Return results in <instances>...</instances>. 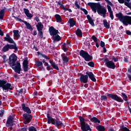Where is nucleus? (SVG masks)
Here are the masks:
<instances>
[{
  "label": "nucleus",
  "mask_w": 131,
  "mask_h": 131,
  "mask_svg": "<svg viewBox=\"0 0 131 131\" xmlns=\"http://www.w3.org/2000/svg\"><path fill=\"white\" fill-rule=\"evenodd\" d=\"M86 45L88 46V47H90V46H91V44L90 43V41H86Z\"/></svg>",
  "instance_id": "62"
},
{
  "label": "nucleus",
  "mask_w": 131,
  "mask_h": 131,
  "mask_svg": "<svg viewBox=\"0 0 131 131\" xmlns=\"http://www.w3.org/2000/svg\"><path fill=\"white\" fill-rule=\"evenodd\" d=\"M4 41H7V42H9V43H13L10 45V44H7L5 45L2 49V51L3 52V53H6V52H8L9 50H14L16 52H18V47H17V45L16 44V42H15V41L10 36L9 33H7L6 34V36L4 38Z\"/></svg>",
  "instance_id": "2"
},
{
  "label": "nucleus",
  "mask_w": 131,
  "mask_h": 131,
  "mask_svg": "<svg viewBox=\"0 0 131 131\" xmlns=\"http://www.w3.org/2000/svg\"><path fill=\"white\" fill-rule=\"evenodd\" d=\"M88 79L89 76L88 75L80 74V82H81V83H87Z\"/></svg>",
  "instance_id": "17"
},
{
  "label": "nucleus",
  "mask_w": 131,
  "mask_h": 131,
  "mask_svg": "<svg viewBox=\"0 0 131 131\" xmlns=\"http://www.w3.org/2000/svg\"><path fill=\"white\" fill-rule=\"evenodd\" d=\"M88 5L90 7L94 13H98V15L102 16L103 18H106L107 14V9L103 7L100 3H88Z\"/></svg>",
  "instance_id": "1"
},
{
  "label": "nucleus",
  "mask_w": 131,
  "mask_h": 131,
  "mask_svg": "<svg viewBox=\"0 0 131 131\" xmlns=\"http://www.w3.org/2000/svg\"><path fill=\"white\" fill-rule=\"evenodd\" d=\"M88 66H90V67H92V68H94L95 67V63L93 61H90L88 63Z\"/></svg>",
  "instance_id": "40"
},
{
  "label": "nucleus",
  "mask_w": 131,
  "mask_h": 131,
  "mask_svg": "<svg viewBox=\"0 0 131 131\" xmlns=\"http://www.w3.org/2000/svg\"><path fill=\"white\" fill-rule=\"evenodd\" d=\"M26 16H27V17H28V18H29L30 19H31V18L33 17V15L29 12L28 14H27Z\"/></svg>",
  "instance_id": "48"
},
{
  "label": "nucleus",
  "mask_w": 131,
  "mask_h": 131,
  "mask_svg": "<svg viewBox=\"0 0 131 131\" xmlns=\"http://www.w3.org/2000/svg\"><path fill=\"white\" fill-rule=\"evenodd\" d=\"M92 38L94 42H97L98 41L100 42V40H99V39H98V38H97L95 35H93Z\"/></svg>",
  "instance_id": "38"
},
{
  "label": "nucleus",
  "mask_w": 131,
  "mask_h": 131,
  "mask_svg": "<svg viewBox=\"0 0 131 131\" xmlns=\"http://www.w3.org/2000/svg\"><path fill=\"white\" fill-rule=\"evenodd\" d=\"M20 129H21V131H27V128L23 127V128H21Z\"/></svg>",
  "instance_id": "61"
},
{
  "label": "nucleus",
  "mask_w": 131,
  "mask_h": 131,
  "mask_svg": "<svg viewBox=\"0 0 131 131\" xmlns=\"http://www.w3.org/2000/svg\"><path fill=\"white\" fill-rule=\"evenodd\" d=\"M104 1L105 2H106L107 4H108V5H109L110 6H111L112 7H114V5H113V4H112V3L109 0H104Z\"/></svg>",
  "instance_id": "47"
},
{
  "label": "nucleus",
  "mask_w": 131,
  "mask_h": 131,
  "mask_svg": "<svg viewBox=\"0 0 131 131\" xmlns=\"http://www.w3.org/2000/svg\"><path fill=\"white\" fill-rule=\"evenodd\" d=\"M43 58H45V59H46V60H48L49 61V63L51 64V66L53 67V69H56V70H59V67H58L57 64H56V62H54L53 61H52L51 60V58H49L48 56L45 55Z\"/></svg>",
  "instance_id": "14"
},
{
  "label": "nucleus",
  "mask_w": 131,
  "mask_h": 131,
  "mask_svg": "<svg viewBox=\"0 0 131 131\" xmlns=\"http://www.w3.org/2000/svg\"><path fill=\"white\" fill-rule=\"evenodd\" d=\"M125 32H126V34H127V35H131L130 31L126 30Z\"/></svg>",
  "instance_id": "57"
},
{
  "label": "nucleus",
  "mask_w": 131,
  "mask_h": 131,
  "mask_svg": "<svg viewBox=\"0 0 131 131\" xmlns=\"http://www.w3.org/2000/svg\"><path fill=\"white\" fill-rule=\"evenodd\" d=\"M29 131H36V128L34 126H31L29 128Z\"/></svg>",
  "instance_id": "45"
},
{
  "label": "nucleus",
  "mask_w": 131,
  "mask_h": 131,
  "mask_svg": "<svg viewBox=\"0 0 131 131\" xmlns=\"http://www.w3.org/2000/svg\"><path fill=\"white\" fill-rule=\"evenodd\" d=\"M79 55L81 57H82L86 62H90V61H92V60H93V56L90 55L89 53L83 50H81L80 51Z\"/></svg>",
  "instance_id": "8"
},
{
  "label": "nucleus",
  "mask_w": 131,
  "mask_h": 131,
  "mask_svg": "<svg viewBox=\"0 0 131 131\" xmlns=\"http://www.w3.org/2000/svg\"><path fill=\"white\" fill-rule=\"evenodd\" d=\"M42 63H43L44 66H46L47 70L48 71H50V70H53V68H52V66H51L49 63L46 62V60L45 59L42 60Z\"/></svg>",
  "instance_id": "22"
},
{
  "label": "nucleus",
  "mask_w": 131,
  "mask_h": 131,
  "mask_svg": "<svg viewBox=\"0 0 131 131\" xmlns=\"http://www.w3.org/2000/svg\"><path fill=\"white\" fill-rule=\"evenodd\" d=\"M31 113H25L23 115L24 123L25 124H28L32 120V115Z\"/></svg>",
  "instance_id": "9"
},
{
  "label": "nucleus",
  "mask_w": 131,
  "mask_h": 131,
  "mask_svg": "<svg viewBox=\"0 0 131 131\" xmlns=\"http://www.w3.org/2000/svg\"><path fill=\"white\" fill-rule=\"evenodd\" d=\"M16 61H17V56H16L15 53H13L9 58V64L10 67L16 66Z\"/></svg>",
  "instance_id": "11"
},
{
  "label": "nucleus",
  "mask_w": 131,
  "mask_h": 131,
  "mask_svg": "<svg viewBox=\"0 0 131 131\" xmlns=\"http://www.w3.org/2000/svg\"><path fill=\"white\" fill-rule=\"evenodd\" d=\"M61 58L63 61V63H68L69 62V58L65 54L61 55Z\"/></svg>",
  "instance_id": "25"
},
{
  "label": "nucleus",
  "mask_w": 131,
  "mask_h": 131,
  "mask_svg": "<svg viewBox=\"0 0 131 131\" xmlns=\"http://www.w3.org/2000/svg\"><path fill=\"white\" fill-rule=\"evenodd\" d=\"M95 43H96V48H99V47H100V46L99 45V43H98V41L97 42H95Z\"/></svg>",
  "instance_id": "63"
},
{
  "label": "nucleus",
  "mask_w": 131,
  "mask_h": 131,
  "mask_svg": "<svg viewBox=\"0 0 131 131\" xmlns=\"http://www.w3.org/2000/svg\"><path fill=\"white\" fill-rule=\"evenodd\" d=\"M0 88H2L3 91H13V86L10 83H8L6 80H0Z\"/></svg>",
  "instance_id": "5"
},
{
  "label": "nucleus",
  "mask_w": 131,
  "mask_h": 131,
  "mask_svg": "<svg viewBox=\"0 0 131 131\" xmlns=\"http://www.w3.org/2000/svg\"><path fill=\"white\" fill-rule=\"evenodd\" d=\"M121 95L122 96V98L125 102H127V96L125 95V93H122Z\"/></svg>",
  "instance_id": "36"
},
{
  "label": "nucleus",
  "mask_w": 131,
  "mask_h": 131,
  "mask_svg": "<svg viewBox=\"0 0 131 131\" xmlns=\"http://www.w3.org/2000/svg\"><path fill=\"white\" fill-rule=\"evenodd\" d=\"M103 61L107 68L110 69H115L116 66H115V63L113 62V61L109 60L107 58H104Z\"/></svg>",
  "instance_id": "12"
},
{
  "label": "nucleus",
  "mask_w": 131,
  "mask_h": 131,
  "mask_svg": "<svg viewBox=\"0 0 131 131\" xmlns=\"http://www.w3.org/2000/svg\"><path fill=\"white\" fill-rule=\"evenodd\" d=\"M24 24H25L27 29H29L31 31H32V30H33V28H32L31 25H30L29 23H28L26 21V22L24 23Z\"/></svg>",
  "instance_id": "33"
},
{
  "label": "nucleus",
  "mask_w": 131,
  "mask_h": 131,
  "mask_svg": "<svg viewBox=\"0 0 131 131\" xmlns=\"http://www.w3.org/2000/svg\"><path fill=\"white\" fill-rule=\"evenodd\" d=\"M57 4L58 5H59V6H60V7L61 8V9H63L64 8V5H63V4L61 3L60 0L58 2Z\"/></svg>",
  "instance_id": "44"
},
{
  "label": "nucleus",
  "mask_w": 131,
  "mask_h": 131,
  "mask_svg": "<svg viewBox=\"0 0 131 131\" xmlns=\"http://www.w3.org/2000/svg\"><path fill=\"white\" fill-rule=\"evenodd\" d=\"M21 109L24 112H26V113H31V110L28 106H26V104L25 103L21 104Z\"/></svg>",
  "instance_id": "20"
},
{
  "label": "nucleus",
  "mask_w": 131,
  "mask_h": 131,
  "mask_svg": "<svg viewBox=\"0 0 131 131\" xmlns=\"http://www.w3.org/2000/svg\"><path fill=\"white\" fill-rule=\"evenodd\" d=\"M14 124H15L14 123V117L9 116L6 123V126L7 127H9V126H13Z\"/></svg>",
  "instance_id": "15"
},
{
  "label": "nucleus",
  "mask_w": 131,
  "mask_h": 131,
  "mask_svg": "<svg viewBox=\"0 0 131 131\" xmlns=\"http://www.w3.org/2000/svg\"><path fill=\"white\" fill-rule=\"evenodd\" d=\"M5 10L6 9L4 8L0 11V20H4V16H5Z\"/></svg>",
  "instance_id": "29"
},
{
  "label": "nucleus",
  "mask_w": 131,
  "mask_h": 131,
  "mask_svg": "<svg viewBox=\"0 0 131 131\" xmlns=\"http://www.w3.org/2000/svg\"><path fill=\"white\" fill-rule=\"evenodd\" d=\"M116 17L125 26H127L128 25H131V16H124L122 13L119 12L116 14Z\"/></svg>",
  "instance_id": "3"
},
{
  "label": "nucleus",
  "mask_w": 131,
  "mask_h": 131,
  "mask_svg": "<svg viewBox=\"0 0 131 131\" xmlns=\"http://www.w3.org/2000/svg\"><path fill=\"white\" fill-rule=\"evenodd\" d=\"M13 32L14 37H16V38H20V34H19V30H14L13 31Z\"/></svg>",
  "instance_id": "27"
},
{
  "label": "nucleus",
  "mask_w": 131,
  "mask_h": 131,
  "mask_svg": "<svg viewBox=\"0 0 131 131\" xmlns=\"http://www.w3.org/2000/svg\"><path fill=\"white\" fill-rule=\"evenodd\" d=\"M23 66L24 68V71L25 72H27L28 70H29V69L28 68L29 65H28V60L27 58L26 59L24 60L23 63Z\"/></svg>",
  "instance_id": "18"
},
{
  "label": "nucleus",
  "mask_w": 131,
  "mask_h": 131,
  "mask_svg": "<svg viewBox=\"0 0 131 131\" xmlns=\"http://www.w3.org/2000/svg\"><path fill=\"white\" fill-rule=\"evenodd\" d=\"M35 19L38 23V24L36 25V27L37 31L38 32V35L40 38H42V37H43V32H42V29H43V25H42L41 22H39L40 20L38 17L36 16L35 17Z\"/></svg>",
  "instance_id": "6"
},
{
  "label": "nucleus",
  "mask_w": 131,
  "mask_h": 131,
  "mask_svg": "<svg viewBox=\"0 0 131 131\" xmlns=\"http://www.w3.org/2000/svg\"><path fill=\"white\" fill-rule=\"evenodd\" d=\"M86 74L88 76V77L94 82H96L97 81V80L96 79V78H95V75H94V73L92 72H86Z\"/></svg>",
  "instance_id": "19"
},
{
  "label": "nucleus",
  "mask_w": 131,
  "mask_h": 131,
  "mask_svg": "<svg viewBox=\"0 0 131 131\" xmlns=\"http://www.w3.org/2000/svg\"><path fill=\"white\" fill-rule=\"evenodd\" d=\"M110 17L111 19L113 20L114 19V16L113 15V12L110 13Z\"/></svg>",
  "instance_id": "55"
},
{
  "label": "nucleus",
  "mask_w": 131,
  "mask_h": 131,
  "mask_svg": "<svg viewBox=\"0 0 131 131\" xmlns=\"http://www.w3.org/2000/svg\"><path fill=\"white\" fill-rule=\"evenodd\" d=\"M112 60H113L114 62H118V59L117 57H113Z\"/></svg>",
  "instance_id": "56"
},
{
  "label": "nucleus",
  "mask_w": 131,
  "mask_h": 131,
  "mask_svg": "<svg viewBox=\"0 0 131 131\" xmlns=\"http://www.w3.org/2000/svg\"><path fill=\"white\" fill-rule=\"evenodd\" d=\"M23 89H21L20 90L17 91V92L18 93V96H21L22 95V93H23Z\"/></svg>",
  "instance_id": "51"
},
{
  "label": "nucleus",
  "mask_w": 131,
  "mask_h": 131,
  "mask_svg": "<svg viewBox=\"0 0 131 131\" xmlns=\"http://www.w3.org/2000/svg\"><path fill=\"white\" fill-rule=\"evenodd\" d=\"M124 62H125V63H127L128 62V58H127L126 56L124 57Z\"/></svg>",
  "instance_id": "58"
},
{
  "label": "nucleus",
  "mask_w": 131,
  "mask_h": 131,
  "mask_svg": "<svg viewBox=\"0 0 131 131\" xmlns=\"http://www.w3.org/2000/svg\"><path fill=\"white\" fill-rule=\"evenodd\" d=\"M100 46L101 48H104L105 47V42L103 41H100Z\"/></svg>",
  "instance_id": "53"
},
{
  "label": "nucleus",
  "mask_w": 131,
  "mask_h": 131,
  "mask_svg": "<svg viewBox=\"0 0 131 131\" xmlns=\"http://www.w3.org/2000/svg\"><path fill=\"white\" fill-rule=\"evenodd\" d=\"M121 129L122 131H129V129L127 128L126 127H124V125H122L121 127Z\"/></svg>",
  "instance_id": "39"
},
{
  "label": "nucleus",
  "mask_w": 131,
  "mask_h": 131,
  "mask_svg": "<svg viewBox=\"0 0 131 131\" xmlns=\"http://www.w3.org/2000/svg\"><path fill=\"white\" fill-rule=\"evenodd\" d=\"M48 121L47 123L48 124H53L55 125L56 127L59 128V127H62V126H64V124L61 121H59L57 119L55 120V119L50 116V114L48 113L47 114Z\"/></svg>",
  "instance_id": "4"
},
{
  "label": "nucleus",
  "mask_w": 131,
  "mask_h": 131,
  "mask_svg": "<svg viewBox=\"0 0 131 131\" xmlns=\"http://www.w3.org/2000/svg\"><path fill=\"white\" fill-rule=\"evenodd\" d=\"M107 8L108 13H110L113 12V11H112V9L111 8V6L109 5H107Z\"/></svg>",
  "instance_id": "43"
},
{
  "label": "nucleus",
  "mask_w": 131,
  "mask_h": 131,
  "mask_svg": "<svg viewBox=\"0 0 131 131\" xmlns=\"http://www.w3.org/2000/svg\"><path fill=\"white\" fill-rule=\"evenodd\" d=\"M24 12L25 15H26L27 14L29 13V10H28V9L27 8H24Z\"/></svg>",
  "instance_id": "50"
},
{
  "label": "nucleus",
  "mask_w": 131,
  "mask_h": 131,
  "mask_svg": "<svg viewBox=\"0 0 131 131\" xmlns=\"http://www.w3.org/2000/svg\"><path fill=\"white\" fill-rule=\"evenodd\" d=\"M75 5L76 7V9H80V6L78 5V2L77 1H75Z\"/></svg>",
  "instance_id": "46"
},
{
  "label": "nucleus",
  "mask_w": 131,
  "mask_h": 131,
  "mask_svg": "<svg viewBox=\"0 0 131 131\" xmlns=\"http://www.w3.org/2000/svg\"><path fill=\"white\" fill-rule=\"evenodd\" d=\"M96 129L98 131H105V129H106L105 128V127L104 126H103V125H98L96 127Z\"/></svg>",
  "instance_id": "34"
},
{
  "label": "nucleus",
  "mask_w": 131,
  "mask_h": 131,
  "mask_svg": "<svg viewBox=\"0 0 131 131\" xmlns=\"http://www.w3.org/2000/svg\"><path fill=\"white\" fill-rule=\"evenodd\" d=\"M80 124H81V129L82 131H88L90 130L92 131V128H91V126L89 124L85 123V119L83 117L80 116L79 117Z\"/></svg>",
  "instance_id": "7"
},
{
  "label": "nucleus",
  "mask_w": 131,
  "mask_h": 131,
  "mask_svg": "<svg viewBox=\"0 0 131 131\" xmlns=\"http://www.w3.org/2000/svg\"><path fill=\"white\" fill-rule=\"evenodd\" d=\"M12 16L14 18H16V21H19V22H23V23H25L26 21L22 20V19L19 17H16V16H14V13H12Z\"/></svg>",
  "instance_id": "35"
},
{
  "label": "nucleus",
  "mask_w": 131,
  "mask_h": 131,
  "mask_svg": "<svg viewBox=\"0 0 131 131\" xmlns=\"http://www.w3.org/2000/svg\"><path fill=\"white\" fill-rule=\"evenodd\" d=\"M119 4H124L125 2H124V0H118Z\"/></svg>",
  "instance_id": "60"
},
{
  "label": "nucleus",
  "mask_w": 131,
  "mask_h": 131,
  "mask_svg": "<svg viewBox=\"0 0 131 131\" xmlns=\"http://www.w3.org/2000/svg\"><path fill=\"white\" fill-rule=\"evenodd\" d=\"M13 70H14V72L18 73V74H20L21 71H22V69L21 68V63L17 62L15 66L11 67Z\"/></svg>",
  "instance_id": "13"
},
{
  "label": "nucleus",
  "mask_w": 131,
  "mask_h": 131,
  "mask_svg": "<svg viewBox=\"0 0 131 131\" xmlns=\"http://www.w3.org/2000/svg\"><path fill=\"white\" fill-rule=\"evenodd\" d=\"M66 46H67L68 48H70V47H71V44H70V42L67 41L66 43H63V44L62 46V50L64 52H68V49H67Z\"/></svg>",
  "instance_id": "21"
},
{
  "label": "nucleus",
  "mask_w": 131,
  "mask_h": 131,
  "mask_svg": "<svg viewBox=\"0 0 131 131\" xmlns=\"http://www.w3.org/2000/svg\"><path fill=\"white\" fill-rule=\"evenodd\" d=\"M3 61H4V63H6L7 62V61H8V59H7V56L6 55H3Z\"/></svg>",
  "instance_id": "54"
},
{
  "label": "nucleus",
  "mask_w": 131,
  "mask_h": 131,
  "mask_svg": "<svg viewBox=\"0 0 131 131\" xmlns=\"http://www.w3.org/2000/svg\"><path fill=\"white\" fill-rule=\"evenodd\" d=\"M36 65L37 66V67H42V62L39 61H37L36 62Z\"/></svg>",
  "instance_id": "37"
},
{
  "label": "nucleus",
  "mask_w": 131,
  "mask_h": 131,
  "mask_svg": "<svg viewBox=\"0 0 131 131\" xmlns=\"http://www.w3.org/2000/svg\"><path fill=\"white\" fill-rule=\"evenodd\" d=\"M32 34L34 36H35V35H37V31H36V30H34Z\"/></svg>",
  "instance_id": "59"
},
{
  "label": "nucleus",
  "mask_w": 131,
  "mask_h": 131,
  "mask_svg": "<svg viewBox=\"0 0 131 131\" xmlns=\"http://www.w3.org/2000/svg\"><path fill=\"white\" fill-rule=\"evenodd\" d=\"M107 96H106L105 95H102L101 96V100L102 101H107Z\"/></svg>",
  "instance_id": "42"
},
{
  "label": "nucleus",
  "mask_w": 131,
  "mask_h": 131,
  "mask_svg": "<svg viewBox=\"0 0 131 131\" xmlns=\"http://www.w3.org/2000/svg\"><path fill=\"white\" fill-rule=\"evenodd\" d=\"M103 22L105 28H106V29H109L110 28V24L108 23L107 19H103Z\"/></svg>",
  "instance_id": "32"
},
{
  "label": "nucleus",
  "mask_w": 131,
  "mask_h": 131,
  "mask_svg": "<svg viewBox=\"0 0 131 131\" xmlns=\"http://www.w3.org/2000/svg\"><path fill=\"white\" fill-rule=\"evenodd\" d=\"M91 121L94 123H101V121L96 117H93L91 119Z\"/></svg>",
  "instance_id": "30"
},
{
  "label": "nucleus",
  "mask_w": 131,
  "mask_h": 131,
  "mask_svg": "<svg viewBox=\"0 0 131 131\" xmlns=\"http://www.w3.org/2000/svg\"><path fill=\"white\" fill-rule=\"evenodd\" d=\"M76 34L79 37H82V31L80 29H77L76 31Z\"/></svg>",
  "instance_id": "31"
},
{
  "label": "nucleus",
  "mask_w": 131,
  "mask_h": 131,
  "mask_svg": "<svg viewBox=\"0 0 131 131\" xmlns=\"http://www.w3.org/2000/svg\"><path fill=\"white\" fill-rule=\"evenodd\" d=\"M49 33L50 35L53 37L59 33V31L55 29L54 27L52 26L49 28Z\"/></svg>",
  "instance_id": "16"
},
{
  "label": "nucleus",
  "mask_w": 131,
  "mask_h": 131,
  "mask_svg": "<svg viewBox=\"0 0 131 131\" xmlns=\"http://www.w3.org/2000/svg\"><path fill=\"white\" fill-rule=\"evenodd\" d=\"M68 23H69V24H70V27H73V26L76 25V21H75V20H74L73 18L69 19Z\"/></svg>",
  "instance_id": "24"
},
{
  "label": "nucleus",
  "mask_w": 131,
  "mask_h": 131,
  "mask_svg": "<svg viewBox=\"0 0 131 131\" xmlns=\"http://www.w3.org/2000/svg\"><path fill=\"white\" fill-rule=\"evenodd\" d=\"M33 48L36 52H37V51H38V49H37V47H36L35 46H34Z\"/></svg>",
  "instance_id": "64"
},
{
  "label": "nucleus",
  "mask_w": 131,
  "mask_h": 131,
  "mask_svg": "<svg viewBox=\"0 0 131 131\" xmlns=\"http://www.w3.org/2000/svg\"><path fill=\"white\" fill-rule=\"evenodd\" d=\"M61 36L59 35L58 34L57 35H56L55 36L53 37V41L57 42V41H60L61 39Z\"/></svg>",
  "instance_id": "26"
},
{
  "label": "nucleus",
  "mask_w": 131,
  "mask_h": 131,
  "mask_svg": "<svg viewBox=\"0 0 131 131\" xmlns=\"http://www.w3.org/2000/svg\"><path fill=\"white\" fill-rule=\"evenodd\" d=\"M107 97H108L112 100H114V101H116L119 103H123L124 102L123 99H122V98H120V97L118 96V95L116 94L107 93Z\"/></svg>",
  "instance_id": "10"
},
{
  "label": "nucleus",
  "mask_w": 131,
  "mask_h": 131,
  "mask_svg": "<svg viewBox=\"0 0 131 131\" xmlns=\"http://www.w3.org/2000/svg\"><path fill=\"white\" fill-rule=\"evenodd\" d=\"M80 10H81V11H82V12H84V13L85 14V15H88V14H89V12H88V10H86L85 9L83 8L82 7H81L80 8Z\"/></svg>",
  "instance_id": "41"
},
{
  "label": "nucleus",
  "mask_w": 131,
  "mask_h": 131,
  "mask_svg": "<svg viewBox=\"0 0 131 131\" xmlns=\"http://www.w3.org/2000/svg\"><path fill=\"white\" fill-rule=\"evenodd\" d=\"M55 18L56 20V22L57 23H61L62 22V17H61V16L59 14H55Z\"/></svg>",
  "instance_id": "28"
},
{
  "label": "nucleus",
  "mask_w": 131,
  "mask_h": 131,
  "mask_svg": "<svg viewBox=\"0 0 131 131\" xmlns=\"http://www.w3.org/2000/svg\"><path fill=\"white\" fill-rule=\"evenodd\" d=\"M4 114H5V111L3 110H1L0 111V117H3L4 116Z\"/></svg>",
  "instance_id": "49"
},
{
  "label": "nucleus",
  "mask_w": 131,
  "mask_h": 131,
  "mask_svg": "<svg viewBox=\"0 0 131 131\" xmlns=\"http://www.w3.org/2000/svg\"><path fill=\"white\" fill-rule=\"evenodd\" d=\"M86 18L89 22V24L92 25L93 27H95V23H94L95 19H93V18L89 14L86 15Z\"/></svg>",
  "instance_id": "23"
},
{
  "label": "nucleus",
  "mask_w": 131,
  "mask_h": 131,
  "mask_svg": "<svg viewBox=\"0 0 131 131\" xmlns=\"http://www.w3.org/2000/svg\"><path fill=\"white\" fill-rule=\"evenodd\" d=\"M37 54L38 56H41V57H42V58H44L45 56H46L45 54H43L41 53L39 51L37 52Z\"/></svg>",
  "instance_id": "52"
}]
</instances>
